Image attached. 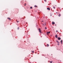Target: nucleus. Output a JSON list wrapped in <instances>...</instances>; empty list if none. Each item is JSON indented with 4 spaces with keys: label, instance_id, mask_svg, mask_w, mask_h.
<instances>
[{
    "label": "nucleus",
    "instance_id": "obj_1",
    "mask_svg": "<svg viewBox=\"0 0 63 63\" xmlns=\"http://www.w3.org/2000/svg\"><path fill=\"white\" fill-rule=\"evenodd\" d=\"M38 30H39V32L41 33V29L40 28H39V29H38Z\"/></svg>",
    "mask_w": 63,
    "mask_h": 63
},
{
    "label": "nucleus",
    "instance_id": "obj_2",
    "mask_svg": "<svg viewBox=\"0 0 63 63\" xmlns=\"http://www.w3.org/2000/svg\"><path fill=\"white\" fill-rule=\"evenodd\" d=\"M47 9L48 10H50V8L49 7L47 8Z\"/></svg>",
    "mask_w": 63,
    "mask_h": 63
},
{
    "label": "nucleus",
    "instance_id": "obj_3",
    "mask_svg": "<svg viewBox=\"0 0 63 63\" xmlns=\"http://www.w3.org/2000/svg\"><path fill=\"white\" fill-rule=\"evenodd\" d=\"M7 19H9V20L10 21H11V19L10 18L8 17H7Z\"/></svg>",
    "mask_w": 63,
    "mask_h": 63
},
{
    "label": "nucleus",
    "instance_id": "obj_4",
    "mask_svg": "<svg viewBox=\"0 0 63 63\" xmlns=\"http://www.w3.org/2000/svg\"><path fill=\"white\" fill-rule=\"evenodd\" d=\"M50 32H47V34H48L50 33Z\"/></svg>",
    "mask_w": 63,
    "mask_h": 63
},
{
    "label": "nucleus",
    "instance_id": "obj_5",
    "mask_svg": "<svg viewBox=\"0 0 63 63\" xmlns=\"http://www.w3.org/2000/svg\"><path fill=\"white\" fill-rule=\"evenodd\" d=\"M58 39L59 40H60L61 39V38H60V37H59L58 38Z\"/></svg>",
    "mask_w": 63,
    "mask_h": 63
},
{
    "label": "nucleus",
    "instance_id": "obj_6",
    "mask_svg": "<svg viewBox=\"0 0 63 63\" xmlns=\"http://www.w3.org/2000/svg\"><path fill=\"white\" fill-rule=\"evenodd\" d=\"M55 24V22H52V24L54 25Z\"/></svg>",
    "mask_w": 63,
    "mask_h": 63
},
{
    "label": "nucleus",
    "instance_id": "obj_7",
    "mask_svg": "<svg viewBox=\"0 0 63 63\" xmlns=\"http://www.w3.org/2000/svg\"><path fill=\"white\" fill-rule=\"evenodd\" d=\"M55 37L56 38H57V35H55Z\"/></svg>",
    "mask_w": 63,
    "mask_h": 63
},
{
    "label": "nucleus",
    "instance_id": "obj_8",
    "mask_svg": "<svg viewBox=\"0 0 63 63\" xmlns=\"http://www.w3.org/2000/svg\"><path fill=\"white\" fill-rule=\"evenodd\" d=\"M62 42H63L62 40H61V44H63Z\"/></svg>",
    "mask_w": 63,
    "mask_h": 63
},
{
    "label": "nucleus",
    "instance_id": "obj_9",
    "mask_svg": "<svg viewBox=\"0 0 63 63\" xmlns=\"http://www.w3.org/2000/svg\"><path fill=\"white\" fill-rule=\"evenodd\" d=\"M61 16V14H59L58 15V16H59V17H60V16Z\"/></svg>",
    "mask_w": 63,
    "mask_h": 63
},
{
    "label": "nucleus",
    "instance_id": "obj_10",
    "mask_svg": "<svg viewBox=\"0 0 63 63\" xmlns=\"http://www.w3.org/2000/svg\"><path fill=\"white\" fill-rule=\"evenodd\" d=\"M37 7V6L36 5H34V7Z\"/></svg>",
    "mask_w": 63,
    "mask_h": 63
},
{
    "label": "nucleus",
    "instance_id": "obj_11",
    "mask_svg": "<svg viewBox=\"0 0 63 63\" xmlns=\"http://www.w3.org/2000/svg\"><path fill=\"white\" fill-rule=\"evenodd\" d=\"M33 53H34V51H32V52Z\"/></svg>",
    "mask_w": 63,
    "mask_h": 63
},
{
    "label": "nucleus",
    "instance_id": "obj_12",
    "mask_svg": "<svg viewBox=\"0 0 63 63\" xmlns=\"http://www.w3.org/2000/svg\"><path fill=\"white\" fill-rule=\"evenodd\" d=\"M50 63H52V61H51V62H50Z\"/></svg>",
    "mask_w": 63,
    "mask_h": 63
},
{
    "label": "nucleus",
    "instance_id": "obj_13",
    "mask_svg": "<svg viewBox=\"0 0 63 63\" xmlns=\"http://www.w3.org/2000/svg\"><path fill=\"white\" fill-rule=\"evenodd\" d=\"M52 15V14H50V16H51Z\"/></svg>",
    "mask_w": 63,
    "mask_h": 63
},
{
    "label": "nucleus",
    "instance_id": "obj_14",
    "mask_svg": "<svg viewBox=\"0 0 63 63\" xmlns=\"http://www.w3.org/2000/svg\"><path fill=\"white\" fill-rule=\"evenodd\" d=\"M57 42L58 43H59V42L58 41H57Z\"/></svg>",
    "mask_w": 63,
    "mask_h": 63
},
{
    "label": "nucleus",
    "instance_id": "obj_15",
    "mask_svg": "<svg viewBox=\"0 0 63 63\" xmlns=\"http://www.w3.org/2000/svg\"><path fill=\"white\" fill-rule=\"evenodd\" d=\"M26 4L25 3V6H26Z\"/></svg>",
    "mask_w": 63,
    "mask_h": 63
},
{
    "label": "nucleus",
    "instance_id": "obj_16",
    "mask_svg": "<svg viewBox=\"0 0 63 63\" xmlns=\"http://www.w3.org/2000/svg\"><path fill=\"white\" fill-rule=\"evenodd\" d=\"M53 8L54 9H55V7H53Z\"/></svg>",
    "mask_w": 63,
    "mask_h": 63
},
{
    "label": "nucleus",
    "instance_id": "obj_17",
    "mask_svg": "<svg viewBox=\"0 0 63 63\" xmlns=\"http://www.w3.org/2000/svg\"><path fill=\"white\" fill-rule=\"evenodd\" d=\"M47 46L48 47L49 46V45H48V44H47Z\"/></svg>",
    "mask_w": 63,
    "mask_h": 63
},
{
    "label": "nucleus",
    "instance_id": "obj_18",
    "mask_svg": "<svg viewBox=\"0 0 63 63\" xmlns=\"http://www.w3.org/2000/svg\"><path fill=\"white\" fill-rule=\"evenodd\" d=\"M30 8H31V9H32V7H30Z\"/></svg>",
    "mask_w": 63,
    "mask_h": 63
},
{
    "label": "nucleus",
    "instance_id": "obj_19",
    "mask_svg": "<svg viewBox=\"0 0 63 63\" xmlns=\"http://www.w3.org/2000/svg\"><path fill=\"white\" fill-rule=\"evenodd\" d=\"M58 32V31H57V30H56V32Z\"/></svg>",
    "mask_w": 63,
    "mask_h": 63
},
{
    "label": "nucleus",
    "instance_id": "obj_20",
    "mask_svg": "<svg viewBox=\"0 0 63 63\" xmlns=\"http://www.w3.org/2000/svg\"><path fill=\"white\" fill-rule=\"evenodd\" d=\"M44 1H45V2L47 1L46 0H44Z\"/></svg>",
    "mask_w": 63,
    "mask_h": 63
},
{
    "label": "nucleus",
    "instance_id": "obj_21",
    "mask_svg": "<svg viewBox=\"0 0 63 63\" xmlns=\"http://www.w3.org/2000/svg\"><path fill=\"white\" fill-rule=\"evenodd\" d=\"M17 22H18L19 21H17Z\"/></svg>",
    "mask_w": 63,
    "mask_h": 63
},
{
    "label": "nucleus",
    "instance_id": "obj_22",
    "mask_svg": "<svg viewBox=\"0 0 63 63\" xmlns=\"http://www.w3.org/2000/svg\"><path fill=\"white\" fill-rule=\"evenodd\" d=\"M45 28L46 29H47V27Z\"/></svg>",
    "mask_w": 63,
    "mask_h": 63
},
{
    "label": "nucleus",
    "instance_id": "obj_23",
    "mask_svg": "<svg viewBox=\"0 0 63 63\" xmlns=\"http://www.w3.org/2000/svg\"><path fill=\"white\" fill-rule=\"evenodd\" d=\"M58 45H59V44H58Z\"/></svg>",
    "mask_w": 63,
    "mask_h": 63
},
{
    "label": "nucleus",
    "instance_id": "obj_24",
    "mask_svg": "<svg viewBox=\"0 0 63 63\" xmlns=\"http://www.w3.org/2000/svg\"><path fill=\"white\" fill-rule=\"evenodd\" d=\"M19 29V27H18V28H17V29Z\"/></svg>",
    "mask_w": 63,
    "mask_h": 63
},
{
    "label": "nucleus",
    "instance_id": "obj_25",
    "mask_svg": "<svg viewBox=\"0 0 63 63\" xmlns=\"http://www.w3.org/2000/svg\"><path fill=\"white\" fill-rule=\"evenodd\" d=\"M45 25H46V24H45Z\"/></svg>",
    "mask_w": 63,
    "mask_h": 63
},
{
    "label": "nucleus",
    "instance_id": "obj_26",
    "mask_svg": "<svg viewBox=\"0 0 63 63\" xmlns=\"http://www.w3.org/2000/svg\"><path fill=\"white\" fill-rule=\"evenodd\" d=\"M52 10V8H51V10Z\"/></svg>",
    "mask_w": 63,
    "mask_h": 63
},
{
    "label": "nucleus",
    "instance_id": "obj_27",
    "mask_svg": "<svg viewBox=\"0 0 63 63\" xmlns=\"http://www.w3.org/2000/svg\"><path fill=\"white\" fill-rule=\"evenodd\" d=\"M42 22H43V21H42Z\"/></svg>",
    "mask_w": 63,
    "mask_h": 63
}]
</instances>
